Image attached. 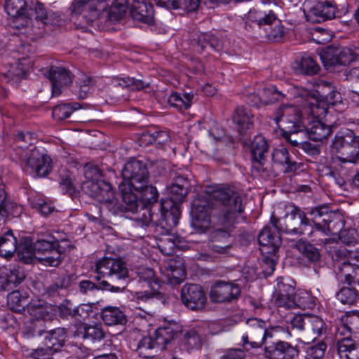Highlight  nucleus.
Here are the masks:
<instances>
[{"instance_id":"1","label":"nucleus","mask_w":359,"mask_h":359,"mask_svg":"<svg viewBox=\"0 0 359 359\" xmlns=\"http://www.w3.org/2000/svg\"><path fill=\"white\" fill-rule=\"evenodd\" d=\"M95 271L98 275L107 277V280H101L97 285L88 280L79 283V291L87 294L94 290H108L111 292H121L126 285L128 269L126 263L121 259L104 257L97 262Z\"/></svg>"},{"instance_id":"2","label":"nucleus","mask_w":359,"mask_h":359,"mask_svg":"<svg viewBox=\"0 0 359 359\" xmlns=\"http://www.w3.org/2000/svg\"><path fill=\"white\" fill-rule=\"evenodd\" d=\"M156 210L153 208H142L134 219L143 226L151 225L158 235H168L179 222L180 217V205L172 200H162Z\"/></svg>"},{"instance_id":"3","label":"nucleus","mask_w":359,"mask_h":359,"mask_svg":"<svg viewBox=\"0 0 359 359\" xmlns=\"http://www.w3.org/2000/svg\"><path fill=\"white\" fill-rule=\"evenodd\" d=\"M92 189V197L103 205L109 212L114 215L123 212H131L136 217L139 212L137 209L139 203L137 196L126 189V184H121L119 189L122 196V203H120L112 190L111 186L107 182H100L90 184Z\"/></svg>"},{"instance_id":"4","label":"nucleus","mask_w":359,"mask_h":359,"mask_svg":"<svg viewBox=\"0 0 359 359\" xmlns=\"http://www.w3.org/2000/svg\"><path fill=\"white\" fill-rule=\"evenodd\" d=\"M36 135L32 133H18L15 142V151L25 166L34 172L36 176H46L52 169V160L46 154L40 152L34 147Z\"/></svg>"},{"instance_id":"5","label":"nucleus","mask_w":359,"mask_h":359,"mask_svg":"<svg viewBox=\"0 0 359 359\" xmlns=\"http://www.w3.org/2000/svg\"><path fill=\"white\" fill-rule=\"evenodd\" d=\"M245 28L248 31L263 29L266 40L279 42L285 36V27L275 13L265 7L251 9L245 15Z\"/></svg>"},{"instance_id":"6","label":"nucleus","mask_w":359,"mask_h":359,"mask_svg":"<svg viewBox=\"0 0 359 359\" xmlns=\"http://www.w3.org/2000/svg\"><path fill=\"white\" fill-rule=\"evenodd\" d=\"M207 193L211 194L212 198L222 203L225 210L220 216V223L230 229L238 223L244 211L241 196L233 189L225 186H217Z\"/></svg>"},{"instance_id":"7","label":"nucleus","mask_w":359,"mask_h":359,"mask_svg":"<svg viewBox=\"0 0 359 359\" xmlns=\"http://www.w3.org/2000/svg\"><path fill=\"white\" fill-rule=\"evenodd\" d=\"M180 332L177 325L158 327L153 335L144 337L138 343L137 351L140 356L149 358L172 345Z\"/></svg>"},{"instance_id":"8","label":"nucleus","mask_w":359,"mask_h":359,"mask_svg":"<svg viewBox=\"0 0 359 359\" xmlns=\"http://www.w3.org/2000/svg\"><path fill=\"white\" fill-rule=\"evenodd\" d=\"M271 224L278 231L299 236H311L313 233V226L306 213L297 206H290L284 217L277 218L273 215Z\"/></svg>"},{"instance_id":"9","label":"nucleus","mask_w":359,"mask_h":359,"mask_svg":"<svg viewBox=\"0 0 359 359\" xmlns=\"http://www.w3.org/2000/svg\"><path fill=\"white\" fill-rule=\"evenodd\" d=\"M269 145L264 137L255 136L251 145L252 156V170L255 175L267 179L278 175L276 170L266 158Z\"/></svg>"},{"instance_id":"10","label":"nucleus","mask_w":359,"mask_h":359,"mask_svg":"<svg viewBox=\"0 0 359 359\" xmlns=\"http://www.w3.org/2000/svg\"><path fill=\"white\" fill-rule=\"evenodd\" d=\"M245 332L242 336V344L247 351L261 347L266 337H272L266 330V322L257 318L246 320Z\"/></svg>"},{"instance_id":"11","label":"nucleus","mask_w":359,"mask_h":359,"mask_svg":"<svg viewBox=\"0 0 359 359\" xmlns=\"http://www.w3.org/2000/svg\"><path fill=\"white\" fill-rule=\"evenodd\" d=\"M107 0H73L70 10L72 15L80 18V22L93 25L101 18L104 9L102 3Z\"/></svg>"},{"instance_id":"12","label":"nucleus","mask_w":359,"mask_h":359,"mask_svg":"<svg viewBox=\"0 0 359 359\" xmlns=\"http://www.w3.org/2000/svg\"><path fill=\"white\" fill-rule=\"evenodd\" d=\"M353 140L354 135L352 131L338 132L330 146L332 156L343 163H355Z\"/></svg>"},{"instance_id":"13","label":"nucleus","mask_w":359,"mask_h":359,"mask_svg":"<svg viewBox=\"0 0 359 359\" xmlns=\"http://www.w3.org/2000/svg\"><path fill=\"white\" fill-rule=\"evenodd\" d=\"M122 176L124 180L128 181L126 189L133 192V189L142 187V183H148L149 173L146 165L139 160L133 159L127 162L123 170Z\"/></svg>"},{"instance_id":"14","label":"nucleus","mask_w":359,"mask_h":359,"mask_svg":"<svg viewBox=\"0 0 359 359\" xmlns=\"http://www.w3.org/2000/svg\"><path fill=\"white\" fill-rule=\"evenodd\" d=\"M182 303L189 310L202 311L207 304V296L203 288L198 284L187 283L181 289Z\"/></svg>"},{"instance_id":"15","label":"nucleus","mask_w":359,"mask_h":359,"mask_svg":"<svg viewBox=\"0 0 359 359\" xmlns=\"http://www.w3.org/2000/svg\"><path fill=\"white\" fill-rule=\"evenodd\" d=\"M212 208L210 196L199 195L192 202L191 214L194 225L200 229H207L211 221Z\"/></svg>"},{"instance_id":"16","label":"nucleus","mask_w":359,"mask_h":359,"mask_svg":"<svg viewBox=\"0 0 359 359\" xmlns=\"http://www.w3.org/2000/svg\"><path fill=\"white\" fill-rule=\"evenodd\" d=\"M274 121L282 123L285 130L298 131L305 128L302 118L301 110L295 106L284 105L276 111Z\"/></svg>"},{"instance_id":"17","label":"nucleus","mask_w":359,"mask_h":359,"mask_svg":"<svg viewBox=\"0 0 359 359\" xmlns=\"http://www.w3.org/2000/svg\"><path fill=\"white\" fill-rule=\"evenodd\" d=\"M325 68L337 65H346L353 60L352 50L344 46H330L320 54Z\"/></svg>"},{"instance_id":"18","label":"nucleus","mask_w":359,"mask_h":359,"mask_svg":"<svg viewBox=\"0 0 359 359\" xmlns=\"http://www.w3.org/2000/svg\"><path fill=\"white\" fill-rule=\"evenodd\" d=\"M241 295V288L238 284L217 280L211 287L210 298L215 303L231 302Z\"/></svg>"},{"instance_id":"19","label":"nucleus","mask_w":359,"mask_h":359,"mask_svg":"<svg viewBox=\"0 0 359 359\" xmlns=\"http://www.w3.org/2000/svg\"><path fill=\"white\" fill-rule=\"evenodd\" d=\"M271 161L274 167H278L285 174H295L298 170H302L304 164L298 163L294 156L290 154L287 149L283 147L274 149L271 152Z\"/></svg>"},{"instance_id":"20","label":"nucleus","mask_w":359,"mask_h":359,"mask_svg":"<svg viewBox=\"0 0 359 359\" xmlns=\"http://www.w3.org/2000/svg\"><path fill=\"white\" fill-rule=\"evenodd\" d=\"M264 354L269 359H294L299 356V350L297 346L277 340L266 345Z\"/></svg>"},{"instance_id":"21","label":"nucleus","mask_w":359,"mask_h":359,"mask_svg":"<svg viewBox=\"0 0 359 359\" xmlns=\"http://www.w3.org/2000/svg\"><path fill=\"white\" fill-rule=\"evenodd\" d=\"M137 276L139 282L146 284L149 290L140 291L137 292V297L139 299L147 300L158 294L160 289V282L156 277L154 271L151 268H139L137 270Z\"/></svg>"},{"instance_id":"22","label":"nucleus","mask_w":359,"mask_h":359,"mask_svg":"<svg viewBox=\"0 0 359 359\" xmlns=\"http://www.w3.org/2000/svg\"><path fill=\"white\" fill-rule=\"evenodd\" d=\"M47 77L51 83L53 96L60 95L62 89L72 81L70 72L62 67L52 66L47 72Z\"/></svg>"},{"instance_id":"23","label":"nucleus","mask_w":359,"mask_h":359,"mask_svg":"<svg viewBox=\"0 0 359 359\" xmlns=\"http://www.w3.org/2000/svg\"><path fill=\"white\" fill-rule=\"evenodd\" d=\"M277 229H275L271 224V226H266L258 235V241L262 246V253L277 252L280 244L281 238Z\"/></svg>"},{"instance_id":"24","label":"nucleus","mask_w":359,"mask_h":359,"mask_svg":"<svg viewBox=\"0 0 359 359\" xmlns=\"http://www.w3.org/2000/svg\"><path fill=\"white\" fill-rule=\"evenodd\" d=\"M337 8L328 1L318 2L306 14V20L311 23H320L336 17Z\"/></svg>"},{"instance_id":"25","label":"nucleus","mask_w":359,"mask_h":359,"mask_svg":"<svg viewBox=\"0 0 359 359\" xmlns=\"http://www.w3.org/2000/svg\"><path fill=\"white\" fill-rule=\"evenodd\" d=\"M190 189L191 183L187 177L182 175L176 176L168 189L170 196L165 200H172L175 203L180 205L186 198Z\"/></svg>"},{"instance_id":"26","label":"nucleus","mask_w":359,"mask_h":359,"mask_svg":"<svg viewBox=\"0 0 359 359\" xmlns=\"http://www.w3.org/2000/svg\"><path fill=\"white\" fill-rule=\"evenodd\" d=\"M133 20L151 25L154 22V11L151 4L145 0H133L130 10Z\"/></svg>"},{"instance_id":"27","label":"nucleus","mask_w":359,"mask_h":359,"mask_svg":"<svg viewBox=\"0 0 359 359\" xmlns=\"http://www.w3.org/2000/svg\"><path fill=\"white\" fill-rule=\"evenodd\" d=\"M191 41L199 53H203L208 49L218 51L222 47V41L210 33L194 32L191 36Z\"/></svg>"},{"instance_id":"28","label":"nucleus","mask_w":359,"mask_h":359,"mask_svg":"<svg viewBox=\"0 0 359 359\" xmlns=\"http://www.w3.org/2000/svg\"><path fill=\"white\" fill-rule=\"evenodd\" d=\"M278 294L275 299V304L278 307L285 309H295L294 288L291 285L282 280L278 283Z\"/></svg>"},{"instance_id":"29","label":"nucleus","mask_w":359,"mask_h":359,"mask_svg":"<svg viewBox=\"0 0 359 359\" xmlns=\"http://www.w3.org/2000/svg\"><path fill=\"white\" fill-rule=\"evenodd\" d=\"M26 248L25 243L18 245L17 239L11 230H8L0 236V256L5 258H10L18 251V253L23 252Z\"/></svg>"},{"instance_id":"30","label":"nucleus","mask_w":359,"mask_h":359,"mask_svg":"<svg viewBox=\"0 0 359 359\" xmlns=\"http://www.w3.org/2000/svg\"><path fill=\"white\" fill-rule=\"evenodd\" d=\"M207 327L205 324L197 325L184 335V344L188 349H200L207 339Z\"/></svg>"},{"instance_id":"31","label":"nucleus","mask_w":359,"mask_h":359,"mask_svg":"<svg viewBox=\"0 0 359 359\" xmlns=\"http://www.w3.org/2000/svg\"><path fill=\"white\" fill-rule=\"evenodd\" d=\"M233 121L236 124V130L239 134L243 135L253 128L254 115L250 109L245 107H238L235 110Z\"/></svg>"},{"instance_id":"32","label":"nucleus","mask_w":359,"mask_h":359,"mask_svg":"<svg viewBox=\"0 0 359 359\" xmlns=\"http://www.w3.org/2000/svg\"><path fill=\"white\" fill-rule=\"evenodd\" d=\"M140 194L139 197L141 201H138L139 208L137 212H140L142 208H153V212L156 210L158 205H154L158 201V193L155 187L149 185L147 183H142V187L140 189H133Z\"/></svg>"},{"instance_id":"33","label":"nucleus","mask_w":359,"mask_h":359,"mask_svg":"<svg viewBox=\"0 0 359 359\" xmlns=\"http://www.w3.org/2000/svg\"><path fill=\"white\" fill-rule=\"evenodd\" d=\"M22 212V208L8 199L4 185L0 184V222H4L10 216L18 217Z\"/></svg>"},{"instance_id":"34","label":"nucleus","mask_w":359,"mask_h":359,"mask_svg":"<svg viewBox=\"0 0 359 359\" xmlns=\"http://www.w3.org/2000/svg\"><path fill=\"white\" fill-rule=\"evenodd\" d=\"M337 336V351L340 359H359V344L352 339L350 336L341 337Z\"/></svg>"},{"instance_id":"35","label":"nucleus","mask_w":359,"mask_h":359,"mask_svg":"<svg viewBox=\"0 0 359 359\" xmlns=\"http://www.w3.org/2000/svg\"><path fill=\"white\" fill-rule=\"evenodd\" d=\"M309 214L313 231L316 230L323 232L334 212L327 206L320 205L312 208Z\"/></svg>"},{"instance_id":"36","label":"nucleus","mask_w":359,"mask_h":359,"mask_svg":"<svg viewBox=\"0 0 359 359\" xmlns=\"http://www.w3.org/2000/svg\"><path fill=\"white\" fill-rule=\"evenodd\" d=\"M338 276L341 282L359 290V265L344 262L339 266Z\"/></svg>"},{"instance_id":"37","label":"nucleus","mask_w":359,"mask_h":359,"mask_svg":"<svg viewBox=\"0 0 359 359\" xmlns=\"http://www.w3.org/2000/svg\"><path fill=\"white\" fill-rule=\"evenodd\" d=\"M344 331L359 339V311L346 313L341 318V325L337 331V336H343Z\"/></svg>"},{"instance_id":"38","label":"nucleus","mask_w":359,"mask_h":359,"mask_svg":"<svg viewBox=\"0 0 359 359\" xmlns=\"http://www.w3.org/2000/svg\"><path fill=\"white\" fill-rule=\"evenodd\" d=\"M233 240L228 231L222 229L217 230L213 236V239L210 248L212 252L219 254L227 253L232 247Z\"/></svg>"},{"instance_id":"39","label":"nucleus","mask_w":359,"mask_h":359,"mask_svg":"<svg viewBox=\"0 0 359 359\" xmlns=\"http://www.w3.org/2000/svg\"><path fill=\"white\" fill-rule=\"evenodd\" d=\"M305 130L309 139L316 142H321L327 139L332 132L331 126L325 124L319 119L311 121Z\"/></svg>"},{"instance_id":"40","label":"nucleus","mask_w":359,"mask_h":359,"mask_svg":"<svg viewBox=\"0 0 359 359\" xmlns=\"http://www.w3.org/2000/svg\"><path fill=\"white\" fill-rule=\"evenodd\" d=\"M0 273L2 275L0 283L4 288L20 284L25 278L23 270L18 266L0 269Z\"/></svg>"},{"instance_id":"41","label":"nucleus","mask_w":359,"mask_h":359,"mask_svg":"<svg viewBox=\"0 0 359 359\" xmlns=\"http://www.w3.org/2000/svg\"><path fill=\"white\" fill-rule=\"evenodd\" d=\"M325 332L326 325L322 318L317 316L307 317L304 333L306 340L313 341Z\"/></svg>"},{"instance_id":"42","label":"nucleus","mask_w":359,"mask_h":359,"mask_svg":"<svg viewBox=\"0 0 359 359\" xmlns=\"http://www.w3.org/2000/svg\"><path fill=\"white\" fill-rule=\"evenodd\" d=\"M128 8V0H114L108 10L102 11L101 18L103 16L106 20L115 23L126 15Z\"/></svg>"},{"instance_id":"43","label":"nucleus","mask_w":359,"mask_h":359,"mask_svg":"<svg viewBox=\"0 0 359 359\" xmlns=\"http://www.w3.org/2000/svg\"><path fill=\"white\" fill-rule=\"evenodd\" d=\"M25 57L18 58L13 62H8L9 69L5 72H2V75L7 82L17 83L25 74Z\"/></svg>"},{"instance_id":"44","label":"nucleus","mask_w":359,"mask_h":359,"mask_svg":"<svg viewBox=\"0 0 359 359\" xmlns=\"http://www.w3.org/2000/svg\"><path fill=\"white\" fill-rule=\"evenodd\" d=\"M304 95L306 97V104L304 107L305 112L313 118H320L327 114V108L324 104L319 102L314 93L306 91Z\"/></svg>"},{"instance_id":"45","label":"nucleus","mask_w":359,"mask_h":359,"mask_svg":"<svg viewBox=\"0 0 359 359\" xmlns=\"http://www.w3.org/2000/svg\"><path fill=\"white\" fill-rule=\"evenodd\" d=\"M101 318L107 325H123L126 322V316L118 307L107 306L102 309Z\"/></svg>"},{"instance_id":"46","label":"nucleus","mask_w":359,"mask_h":359,"mask_svg":"<svg viewBox=\"0 0 359 359\" xmlns=\"http://www.w3.org/2000/svg\"><path fill=\"white\" fill-rule=\"evenodd\" d=\"M67 333L64 328L58 327L51 330L45 337L46 346L48 349L57 351L65 344Z\"/></svg>"},{"instance_id":"47","label":"nucleus","mask_w":359,"mask_h":359,"mask_svg":"<svg viewBox=\"0 0 359 359\" xmlns=\"http://www.w3.org/2000/svg\"><path fill=\"white\" fill-rule=\"evenodd\" d=\"M58 241H48L45 239L37 240L33 245L29 241H25L27 252L29 254L32 252L42 254L43 255L48 254L53 248L58 245Z\"/></svg>"},{"instance_id":"48","label":"nucleus","mask_w":359,"mask_h":359,"mask_svg":"<svg viewBox=\"0 0 359 359\" xmlns=\"http://www.w3.org/2000/svg\"><path fill=\"white\" fill-rule=\"evenodd\" d=\"M294 248L311 263H316L320 259V254L318 249L313 244L299 240L294 245Z\"/></svg>"},{"instance_id":"49","label":"nucleus","mask_w":359,"mask_h":359,"mask_svg":"<svg viewBox=\"0 0 359 359\" xmlns=\"http://www.w3.org/2000/svg\"><path fill=\"white\" fill-rule=\"evenodd\" d=\"M252 97L254 98L255 105H257L260 102L269 104L279 100L284 97V95L277 90L274 86L264 88L262 90V95H253Z\"/></svg>"},{"instance_id":"50","label":"nucleus","mask_w":359,"mask_h":359,"mask_svg":"<svg viewBox=\"0 0 359 359\" xmlns=\"http://www.w3.org/2000/svg\"><path fill=\"white\" fill-rule=\"evenodd\" d=\"M167 270L169 281L172 285L180 284L186 278V273L181 263L175 260H170L168 264Z\"/></svg>"},{"instance_id":"51","label":"nucleus","mask_w":359,"mask_h":359,"mask_svg":"<svg viewBox=\"0 0 359 359\" xmlns=\"http://www.w3.org/2000/svg\"><path fill=\"white\" fill-rule=\"evenodd\" d=\"M343 304L353 305L359 299V290L355 286L343 287L336 294Z\"/></svg>"},{"instance_id":"52","label":"nucleus","mask_w":359,"mask_h":359,"mask_svg":"<svg viewBox=\"0 0 359 359\" xmlns=\"http://www.w3.org/2000/svg\"><path fill=\"white\" fill-rule=\"evenodd\" d=\"M26 3L24 0H6L5 10L8 15L17 19H25Z\"/></svg>"},{"instance_id":"53","label":"nucleus","mask_w":359,"mask_h":359,"mask_svg":"<svg viewBox=\"0 0 359 359\" xmlns=\"http://www.w3.org/2000/svg\"><path fill=\"white\" fill-rule=\"evenodd\" d=\"M80 332L83 338L92 341H100L105 337V332L99 324L83 325L81 327Z\"/></svg>"},{"instance_id":"54","label":"nucleus","mask_w":359,"mask_h":359,"mask_svg":"<svg viewBox=\"0 0 359 359\" xmlns=\"http://www.w3.org/2000/svg\"><path fill=\"white\" fill-rule=\"evenodd\" d=\"M316 92L319 95L326 100L330 99L334 104L341 101L340 93L334 90V87L330 83L322 81L318 84Z\"/></svg>"},{"instance_id":"55","label":"nucleus","mask_w":359,"mask_h":359,"mask_svg":"<svg viewBox=\"0 0 359 359\" xmlns=\"http://www.w3.org/2000/svg\"><path fill=\"white\" fill-rule=\"evenodd\" d=\"M26 310L36 319H43L48 314L47 304L43 300L32 301L27 306Z\"/></svg>"},{"instance_id":"56","label":"nucleus","mask_w":359,"mask_h":359,"mask_svg":"<svg viewBox=\"0 0 359 359\" xmlns=\"http://www.w3.org/2000/svg\"><path fill=\"white\" fill-rule=\"evenodd\" d=\"M28 304L27 297L23 296L18 290L13 291L8 295V304L15 311L25 310Z\"/></svg>"},{"instance_id":"57","label":"nucleus","mask_w":359,"mask_h":359,"mask_svg":"<svg viewBox=\"0 0 359 359\" xmlns=\"http://www.w3.org/2000/svg\"><path fill=\"white\" fill-rule=\"evenodd\" d=\"M77 102L73 104H62L55 106L52 112L53 117L56 120H63L70 116L73 111L80 108Z\"/></svg>"},{"instance_id":"58","label":"nucleus","mask_w":359,"mask_h":359,"mask_svg":"<svg viewBox=\"0 0 359 359\" xmlns=\"http://www.w3.org/2000/svg\"><path fill=\"white\" fill-rule=\"evenodd\" d=\"M194 95L190 94H183L182 96L177 93H172L168 102L170 106L175 107L179 109H187L191 106V102Z\"/></svg>"},{"instance_id":"59","label":"nucleus","mask_w":359,"mask_h":359,"mask_svg":"<svg viewBox=\"0 0 359 359\" xmlns=\"http://www.w3.org/2000/svg\"><path fill=\"white\" fill-rule=\"evenodd\" d=\"M84 175L88 182H86L85 187L88 189L89 194L92 196V189L90 187V184H98L100 182H105L103 180H101L100 178L102 177V172L97 166H86L84 170Z\"/></svg>"},{"instance_id":"60","label":"nucleus","mask_w":359,"mask_h":359,"mask_svg":"<svg viewBox=\"0 0 359 359\" xmlns=\"http://www.w3.org/2000/svg\"><path fill=\"white\" fill-rule=\"evenodd\" d=\"M72 277L70 276H61L58 277L54 283L48 285L45 291L49 296H55L59 294L60 290L69 287L72 284Z\"/></svg>"},{"instance_id":"61","label":"nucleus","mask_w":359,"mask_h":359,"mask_svg":"<svg viewBox=\"0 0 359 359\" xmlns=\"http://www.w3.org/2000/svg\"><path fill=\"white\" fill-rule=\"evenodd\" d=\"M320 67L317 62L310 56H304L299 64L301 74L312 76L318 73Z\"/></svg>"},{"instance_id":"62","label":"nucleus","mask_w":359,"mask_h":359,"mask_svg":"<svg viewBox=\"0 0 359 359\" xmlns=\"http://www.w3.org/2000/svg\"><path fill=\"white\" fill-rule=\"evenodd\" d=\"M283 137L294 147H300L304 144L306 140V130L305 128L298 131H288L285 130L283 133Z\"/></svg>"},{"instance_id":"63","label":"nucleus","mask_w":359,"mask_h":359,"mask_svg":"<svg viewBox=\"0 0 359 359\" xmlns=\"http://www.w3.org/2000/svg\"><path fill=\"white\" fill-rule=\"evenodd\" d=\"M323 233L325 235H336L344 228V222L339 214L334 212L331 219L329 220Z\"/></svg>"},{"instance_id":"64","label":"nucleus","mask_w":359,"mask_h":359,"mask_svg":"<svg viewBox=\"0 0 359 359\" xmlns=\"http://www.w3.org/2000/svg\"><path fill=\"white\" fill-rule=\"evenodd\" d=\"M45 264L50 266H57L62 259V252L60 244L53 249L43 257L41 258Z\"/></svg>"}]
</instances>
